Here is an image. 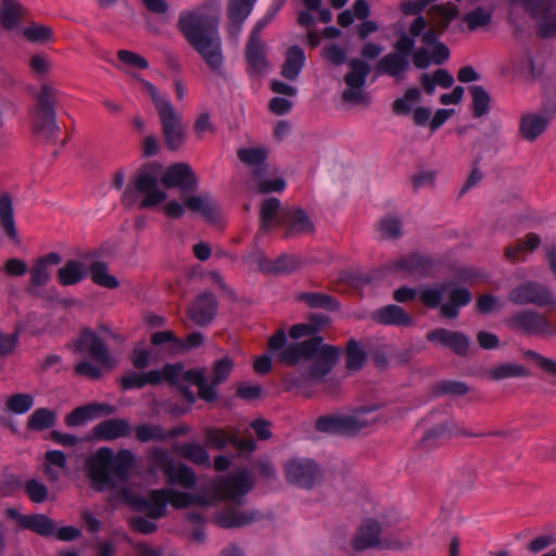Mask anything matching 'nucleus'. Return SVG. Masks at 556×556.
Instances as JSON below:
<instances>
[{
	"instance_id": "39448f33",
	"label": "nucleus",
	"mask_w": 556,
	"mask_h": 556,
	"mask_svg": "<svg viewBox=\"0 0 556 556\" xmlns=\"http://www.w3.org/2000/svg\"><path fill=\"white\" fill-rule=\"evenodd\" d=\"M141 89L150 97L160 117L162 134L168 150L176 151L185 142V126L182 118L173 104L160 94L156 87L150 81L138 77Z\"/></svg>"
},
{
	"instance_id": "4be33fe9",
	"label": "nucleus",
	"mask_w": 556,
	"mask_h": 556,
	"mask_svg": "<svg viewBox=\"0 0 556 556\" xmlns=\"http://www.w3.org/2000/svg\"><path fill=\"white\" fill-rule=\"evenodd\" d=\"M376 67L378 73L388 75L396 80H402L405 73L409 70V59L405 55L390 52L378 61Z\"/></svg>"
},
{
	"instance_id": "ddd939ff",
	"label": "nucleus",
	"mask_w": 556,
	"mask_h": 556,
	"mask_svg": "<svg viewBox=\"0 0 556 556\" xmlns=\"http://www.w3.org/2000/svg\"><path fill=\"white\" fill-rule=\"evenodd\" d=\"M507 300L518 306L532 304L544 307L555 304L553 292L546 286L533 280H527L513 287L507 293Z\"/></svg>"
},
{
	"instance_id": "393cba45",
	"label": "nucleus",
	"mask_w": 556,
	"mask_h": 556,
	"mask_svg": "<svg viewBox=\"0 0 556 556\" xmlns=\"http://www.w3.org/2000/svg\"><path fill=\"white\" fill-rule=\"evenodd\" d=\"M113 413L114 407L109 404L92 403L73 409L65 416L64 421L67 427H76L100 414L111 415Z\"/></svg>"
},
{
	"instance_id": "4d7b16f0",
	"label": "nucleus",
	"mask_w": 556,
	"mask_h": 556,
	"mask_svg": "<svg viewBox=\"0 0 556 556\" xmlns=\"http://www.w3.org/2000/svg\"><path fill=\"white\" fill-rule=\"evenodd\" d=\"M523 356L527 359L532 361L545 374L553 377V383L556 386V361L545 357L544 355L539 354L538 352L532 350L525 351Z\"/></svg>"
},
{
	"instance_id": "f704fd0d",
	"label": "nucleus",
	"mask_w": 556,
	"mask_h": 556,
	"mask_svg": "<svg viewBox=\"0 0 556 556\" xmlns=\"http://www.w3.org/2000/svg\"><path fill=\"white\" fill-rule=\"evenodd\" d=\"M547 125L548 118L531 113L521 117L519 130L525 139L533 141L546 129Z\"/></svg>"
},
{
	"instance_id": "0eeeda50",
	"label": "nucleus",
	"mask_w": 556,
	"mask_h": 556,
	"mask_svg": "<svg viewBox=\"0 0 556 556\" xmlns=\"http://www.w3.org/2000/svg\"><path fill=\"white\" fill-rule=\"evenodd\" d=\"M163 375L165 381L179 387L184 397L189 403H194L195 401V395L189 388L191 384L198 388L200 399L212 402L217 397V392L214 391L213 387L206 384L205 368L185 370V366L181 363L167 364L163 367Z\"/></svg>"
},
{
	"instance_id": "e2e57ef3",
	"label": "nucleus",
	"mask_w": 556,
	"mask_h": 556,
	"mask_svg": "<svg viewBox=\"0 0 556 556\" xmlns=\"http://www.w3.org/2000/svg\"><path fill=\"white\" fill-rule=\"evenodd\" d=\"M256 179V189L260 193L281 192L286 188V182L282 178L264 179L261 178L260 170L254 172Z\"/></svg>"
},
{
	"instance_id": "603ef678",
	"label": "nucleus",
	"mask_w": 556,
	"mask_h": 556,
	"mask_svg": "<svg viewBox=\"0 0 556 556\" xmlns=\"http://www.w3.org/2000/svg\"><path fill=\"white\" fill-rule=\"evenodd\" d=\"M136 439L146 443L150 441H166L165 430L160 425L141 424L135 428Z\"/></svg>"
},
{
	"instance_id": "473e14b6",
	"label": "nucleus",
	"mask_w": 556,
	"mask_h": 556,
	"mask_svg": "<svg viewBox=\"0 0 556 556\" xmlns=\"http://www.w3.org/2000/svg\"><path fill=\"white\" fill-rule=\"evenodd\" d=\"M245 59L250 71L262 72L267 66L266 45L262 40L248 39Z\"/></svg>"
},
{
	"instance_id": "7c9ffc66",
	"label": "nucleus",
	"mask_w": 556,
	"mask_h": 556,
	"mask_svg": "<svg viewBox=\"0 0 556 556\" xmlns=\"http://www.w3.org/2000/svg\"><path fill=\"white\" fill-rule=\"evenodd\" d=\"M305 63V54L301 47L292 46L286 52V60L281 66V75L294 80L301 73Z\"/></svg>"
},
{
	"instance_id": "72a5a7b5",
	"label": "nucleus",
	"mask_w": 556,
	"mask_h": 556,
	"mask_svg": "<svg viewBox=\"0 0 556 556\" xmlns=\"http://www.w3.org/2000/svg\"><path fill=\"white\" fill-rule=\"evenodd\" d=\"M283 210L280 208V201L277 198L264 200L260 208L261 231L267 232L279 226L278 218Z\"/></svg>"
},
{
	"instance_id": "a211bd4d",
	"label": "nucleus",
	"mask_w": 556,
	"mask_h": 556,
	"mask_svg": "<svg viewBox=\"0 0 556 556\" xmlns=\"http://www.w3.org/2000/svg\"><path fill=\"white\" fill-rule=\"evenodd\" d=\"M165 188H178L181 191H191L198 185V178L192 168L186 163H176L169 166L161 178Z\"/></svg>"
},
{
	"instance_id": "6e6552de",
	"label": "nucleus",
	"mask_w": 556,
	"mask_h": 556,
	"mask_svg": "<svg viewBox=\"0 0 556 556\" xmlns=\"http://www.w3.org/2000/svg\"><path fill=\"white\" fill-rule=\"evenodd\" d=\"M444 294H447L448 301L440 306L443 317L456 318L459 308L466 306L471 301V293L468 289L457 287L454 282H444L437 287L426 288L420 292V301L424 305L434 308L440 305Z\"/></svg>"
},
{
	"instance_id": "f03ea898",
	"label": "nucleus",
	"mask_w": 556,
	"mask_h": 556,
	"mask_svg": "<svg viewBox=\"0 0 556 556\" xmlns=\"http://www.w3.org/2000/svg\"><path fill=\"white\" fill-rule=\"evenodd\" d=\"M218 24L217 15L204 8L181 12L177 21L179 31L214 73H220L225 63Z\"/></svg>"
},
{
	"instance_id": "6ab92c4d",
	"label": "nucleus",
	"mask_w": 556,
	"mask_h": 556,
	"mask_svg": "<svg viewBox=\"0 0 556 556\" xmlns=\"http://www.w3.org/2000/svg\"><path fill=\"white\" fill-rule=\"evenodd\" d=\"M256 0H229L227 7V17L229 24L227 31L230 38L238 40L242 29V24L252 12Z\"/></svg>"
},
{
	"instance_id": "4c0bfd02",
	"label": "nucleus",
	"mask_w": 556,
	"mask_h": 556,
	"mask_svg": "<svg viewBox=\"0 0 556 556\" xmlns=\"http://www.w3.org/2000/svg\"><path fill=\"white\" fill-rule=\"evenodd\" d=\"M430 268L429 261L420 254H410L397 260L392 269L408 275H425Z\"/></svg>"
},
{
	"instance_id": "bf43d9fd",
	"label": "nucleus",
	"mask_w": 556,
	"mask_h": 556,
	"mask_svg": "<svg viewBox=\"0 0 556 556\" xmlns=\"http://www.w3.org/2000/svg\"><path fill=\"white\" fill-rule=\"evenodd\" d=\"M237 155L242 163L258 166L265 162L267 151L263 148H248L238 150Z\"/></svg>"
},
{
	"instance_id": "79ce46f5",
	"label": "nucleus",
	"mask_w": 556,
	"mask_h": 556,
	"mask_svg": "<svg viewBox=\"0 0 556 556\" xmlns=\"http://www.w3.org/2000/svg\"><path fill=\"white\" fill-rule=\"evenodd\" d=\"M84 277V266L78 261L66 262L65 265L60 267L56 273V278L61 286L76 285Z\"/></svg>"
},
{
	"instance_id": "338daca9",
	"label": "nucleus",
	"mask_w": 556,
	"mask_h": 556,
	"mask_svg": "<svg viewBox=\"0 0 556 556\" xmlns=\"http://www.w3.org/2000/svg\"><path fill=\"white\" fill-rule=\"evenodd\" d=\"M117 59L121 63L128 67L140 70H146L149 67V63L143 56L130 50H118Z\"/></svg>"
},
{
	"instance_id": "7ed1b4c3",
	"label": "nucleus",
	"mask_w": 556,
	"mask_h": 556,
	"mask_svg": "<svg viewBox=\"0 0 556 556\" xmlns=\"http://www.w3.org/2000/svg\"><path fill=\"white\" fill-rule=\"evenodd\" d=\"M135 455L129 450H121L113 455L110 447H101L88 460V476L97 491L113 490L116 480L124 482L135 467Z\"/></svg>"
},
{
	"instance_id": "5fc2aeb1",
	"label": "nucleus",
	"mask_w": 556,
	"mask_h": 556,
	"mask_svg": "<svg viewBox=\"0 0 556 556\" xmlns=\"http://www.w3.org/2000/svg\"><path fill=\"white\" fill-rule=\"evenodd\" d=\"M233 364L230 358L224 357L214 364L212 377H206V384L215 389L218 384L223 383L230 375ZM216 392V390H214Z\"/></svg>"
},
{
	"instance_id": "b1692460",
	"label": "nucleus",
	"mask_w": 556,
	"mask_h": 556,
	"mask_svg": "<svg viewBox=\"0 0 556 556\" xmlns=\"http://www.w3.org/2000/svg\"><path fill=\"white\" fill-rule=\"evenodd\" d=\"M131 432L129 422L121 418L106 419L93 428V434L99 440L112 441L128 437Z\"/></svg>"
},
{
	"instance_id": "2eb2a0df",
	"label": "nucleus",
	"mask_w": 556,
	"mask_h": 556,
	"mask_svg": "<svg viewBox=\"0 0 556 556\" xmlns=\"http://www.w3.org/2000/svg\"><path fill=\"white\" fill-rule=\"evenodd\" d=\"M253 479L247 470H233L215 483L214 490L223 500L241 504V498L253 488Z\"/></svg>"
},
{
	"instance_id": "052dcab7",
	"label": "nucleus",
	"mask_w": 556,
	"mask_h": 556,
	"mask_svg": "<svg viewBox=\"0 0 556 556\" xmlns=\"http://www.w3.org/2000/svg\"><path fill=\"white\" fill-rule=\"evenodd\" d=\"M299 267V261L293 255L283 254L276 258L269 266H262L264 270L274 273H291Z\"/></svg>"
},
{
	"instance_id": "774afa93",
	"label": "nucleus",
	"mask_w": 556,
	"mask_h": 556,
	"mask_svg": "<svg viewBox=\"0 0 556 556\" xmlns=\"http://www.w3.org/2000/svg\"><path fill=\"white\" fill-rule=\"evenodd\" d=\"M25 492L34 503H42L48 497V489L36 479H30L25 483Z\"/></svg>"
},
{
	"instance_id": "412c9836",
	"label": "nucleus",
	"mask_w": 556,
	"mask_h": 556,
	"mask_svg": "<svg viewBox=\"0 0 556 556\" xmlns=\"http://www.w3.org/2000/svg\"><path fill=\"white\" fill-rule=\"evenodd\" d=\"M279 224L287 226L286 237L300 233H312L314 225L306 213L301 208H286L281 212Z\"/></svg>"
},
{
	"instance_id": "8fccbe9b",
	"label": "nucleus",
	"mask_w": 556,
	"mask_h": 556,
	"mask_svg": "<svg viewBox=\"0 0 556 556\" xmlns=\"http://www.w3.org/2000/svg\"><path fill=\"white\" fill-rule=\"evenodd\" d=\"M472 98V113L475 117H481L489 112L490 96L482 86L473 85L468 88Z\"/></svg>"
},
{
	"instance_id": "9d476101",
	"label": "nucleus",
	"mask_w": 556,
	"mask_h": 556,
	"mask_svg": "<svg viewBox=\"0 0 556 556\" xmlns=\"http://www.w3.org/2000/svg\"><path fill=\"white\" fill-rule=\"evenodd\" d=\"M396 517L365 518L355 534L351 539V547L354 552H364L371 548H380L383 545L382 535L395 526Z\"/></svg>"
},
{
	"instance_id": "6e6d98bb",
	"label": "nucleus",
	"mask_w": 556,
	"mask_h": 556,
	"mask_svg": "<svg viewBox=\"0 0 556 556\" xmlns=\"http://www.w3.org/2000/svg\"><path fill=\"white\" fill-rule=\"evenodd\" d=\"M34 404V397L26 393H16L8 397L5 409L13 414H24L28 412Z\"/></svg>"
},
{
	"instance_id": "0e129e2a",
	"label": "nucleus",
	"mask_w": 556,
	"mask_h": 556,
	"mask_svg": "<svg viewBox=\"0 0 556 556\" xmlns=\"http://www.w3.org/2000/svg\"><path fill=\"white\" fill-rule=\"evenodd\" d=\"M24 36L34 42H47L52 39L53 30L40 24H33L24 29Z\"/></svg>"
},
{
	"instance_id": "9b49d317",
	"label": "nucleus",
	"mask_w": 556,
	"mask_h": 556,
	"mask_svg": "<svg viewBox=\"0 0 556 556\" xmlns=\"http://www.w3.org/2000/svg\"><path fill=\"white\" fill-rule=\"evenodd\" d=\"M507 328L536 338H551L556 336V326L546 315L534 309H522L513 313L504 319Z\"/></svg>"
},
{
	"instance_id": "f8f14e48",
	"label": "nucleus",
	"mask_w": 556,
	"mask_h": 556,
	"mask_svg": "<svg viewBox=\"0 0 556 556\" xmlns=\"http://www.w3.org/2000/svg\"><path fill=\"white\" fill-rule=\"evenodd\" d=\"M510 7L522 8L538 24L541 37L556 35V0H508Z\"/></svg>"
},
{
	"instance_id": "bb28decb",
	"label": "nucleus",
	"mask_w": 556,
	"mask_h": 556,
	"mask_svg": "<svg viewBox=\"0 0 556 556\" xmlns=\"http://www.w3.org/2000/svg\"><path fill=\"white\" fill-rule=\"evenodd\" d=\"M457 14V5L451 2L432 5L428 10L429 25L443 33Z\"/></svg>"
},
{
	"instance_id": "c85d7f7f",
	"label": "nucleus",
	"mask_w": 556,
	"mask_h": 556,
	"mask_svg": "<svg viewBox=\"0 0 556 556\" xmlns=\"http://www.w3.org/2000/svg\"><path fill=\"white\" fill-rule=\"evenodd\" d=\"M187 210L201 214L207 220H214L218 213V206L208 193L189 195L185 198Z\"/></svg>"
},
{
	"instance_id": "e433bc0d",
	"label": "nucleus",
	"mask_w": 556,
	"mask_h": 556,
	"mask_svg": "<svg viewBox=\"0 0 556 556\" xmlns=\"http://www.w3.org/2000/svg\"><path fill=\"white\" fill-rule=\"evenodd\" d=\"M540 237L535 233H528L525 240L519 241L505 249V257L509 262H519L525 260L526 255L533 252L540 244Z\"/></svg>"
},
{
	"instance_id": "49530a36",
	"label": "nucleus",
	"mask_w": 556,
	"mask_h": 556,
	"mask_svg": "<svg viewBox=\"0 0 556 556\" xmlns=\"http://www.w3.org/2000/svg\"><path fill=\"white\" fill-rule=\"evenodd\" d=\"M23 14V8L17 0H2L0 22L5 28H13Z\"/></svg>"
},
{
	"instance_id": "c9c22d12",
	"label": "nucleus",
	"mask_w": 556,
	"mask_h": 556,
	"mask_svg": "<svg viewBox=\"0 0 556 556\" xmlns=\"http://www.w3.org/2000/svg\"><path fill=\"white\" fill-rule=\"evenodd\" d=\"M21 527L41 536L53 535L55 530L53 520L43 514H33L21 517Z\"/></svg>"
},
{
	"instance_id": "69168bd1",
	"label": "nucleus",
	"mask_w": 556,
	"mask_h": 556,
	"mask_svg": "<svg viewBox=\"0 0 556 556\" xmlns=\"http://www.w3.org/2000/svg\"><path fill=\"white\" fill-rule=\"evenodd\" d=\"M321 55L332 65L339 66L346 61V49L338 43H331L321 49Z\"/></svg>"
},
{
	"instance_id": "423d86ee",
	"label": "nucleus",
	"mask_w": 556,
	"mask_h": 556,
	"mask_svg": "<svg viewBox=\"0 0 556 556\" xmlns=\"http://www.w3.org/2000/svg\"><path fill=\"white\" fill-rule=\"evenodd\" d=\"M167 194L159 188L156 174L148 168L137 172L126 186L121 203L123 206L139 210L152 208L163 203Z\"/></svg>"
},
{
	"instance_id": "58836bf2",
	"label": "nucleus",
	"mask_w": 556,
	"mask_h": 556,
	"mask_svg": "<svg viewBox=\"0 0 556 556\" xmlns=\"http://www.w3.org/2000/svg\"><path fill=\"white\" fill-rule=\"evenodd\" d=\"M169 485H179L184 489H192L197 483L195 475L188 466L184 464H175L172 466L169 473L165 476Z\"/></svg>"
},
{
	"instance_id": "f257e3e1",
	"label": "nucleus",
	"mask_w": 556,
	"mask_h": 556,
	"mask_svg": "<svg viewBox=\"0 0 556 556\" xmlns=\"http://www.w3.org/2000/svg\"><path fill=\"white\" fill-rule=\"evenodd\" d=\"M323 337H312L302 342L287 343L283 329H278L268 339V349L277 359L288 366L309 362L306 367L289 371L283 376L286 388L307 389L323 379L332 370L340 355L338 348L323 344Z\"/></svg>"
},
{
	"instance_id": "13d9d810",
	"label": "nucleus",
	"mask_w": 556,
	"mask_h": 556,
	"mask_svg": "<svg viewBox=\"0 0 556 556\" xmlns=\"http://www.w3.org/2000/svg\"><path fill=\"white\" fill-rule=\"evenodd\" d=\"M232 434L233 432L222 429H207L205 432L206 444L215 450H222L231 444Z\"/></svg>"
},
{
	"instance_id": "de8ad7c7",
	"label": "nucleus",
	"mask_w": 556,
	"mask_h": 556,
	"mask_svg": "<svg viewBox=\"0 0 556 556\" xmlns=\"http://www.w3.org/2000/svg\"><path fill=\"white\" fill-rule=\"evenodd\" d=\"M89 270L90 278L94 283L108 289H115L118 287L117 279L109 274L108 265L104 262L92 263Z\"/></svg>"
},
{
	"instance_id": "a878e982",
	"label": "nucleus",
	"mask_w": 556,
	"mask_h": 556,
	"mask_svg": "<svg viewBox=\"0 0 556 556\" xmlns=\"http://www.w3.org/2000/svg\"><path fill=\"white\" fill-rule=\"evenodd\" d=\"M62 261L61 255L50 252L36 260L30 268V283L35 287H43L50 280L49 266L58 265Z\"/></svg>"
},
{
	"instance_id": "a18cd8bd",
	"label": "nucleus",
	"mask_w": 556,
	"mask_h": 556,
	"mask_svg": "<svg viewBox=\"0 0 556 556\" xmlns=\"http://www.w3.org/2000/svg\"><path fill=\"white\" fill-rule=\"evenodd\" d=\"M528 375V370L522 365L514 363L501 364L488 370V377L492 380H503L515 377H527Z\"/></svg>"
},
{
	"instance_id": "3c124183",
	"label": "nucleus",
	"mask_w": 556,
	"mask_h": 556,
	"mask_svg": "<svg viewBox=\"0 0 556 556\" xmlns=\"http://www.w3.org/2000/svg\"><path fill=\"white\" fill-rule=\"evenodd\" d=\"M366 358V351L356 340L351 339L346 344V368L350 370H358L365 364Z\"/></svg>"
},
{
	"instance_id": "c756f323",
	"label": "nucleus",
	"mask_w": 556,
	"mask_h": 556,
	"mask_svg": "<svg viewBox=\"0 0 556 556\" xmlns=\"http://www.w3.org/2000/svg\"><path fill=\"white\" fill-rule=\"evenodd\" d=\"M370 408H363L352 415H339V434L355 435L361 430L369 427L372 421L365 418Z\"/></svg>"
},
{
	"instance_id": "a19ab883",
	"label": "nucleus",
	"mask_w": 556,
	"mask_h": 556,
	"mask_svg": "<svg viewBox=\"0 0 556 556\" xmlns=\"http://www.w3.org/2000/svg\"><path fill=\"white\" fill-rule=\"evenodd\" d=\"M296 300L305 303L311 308H324L327 311L339 308V303L333 296L321 292H302L296 295Z\"/></svg>"
},
{
	"instance_id": "2f4dec72",
	"label": "nucleus",
	"mask_w": 556,
	"mask_h": 556,
	"mask_svg": "<svg viewBox=\"0 0 556 556\" xmlns=\"http://www.w3.org/2000/svg\"><path fill=\"white\" fill-rule=\"evenodd\" d=\"M0 225L8 238L18 243V235L15 227L13 203L10 194L0 195Z\"/></svg>"
},
{
	"instance_id": "f3484780",
	"label": "nucleus",
	"mask_w": 556,
	"mask_h": 556,
	"mask_svg": "<svg viewBox=\"0 0 556 556\" xmlns=\"http://www.w3.org/2000/svg\"><path fill=\"white\" fill-rule=\"evenodd\" d=\"M426 339L437 345L448 348L454 354L465 356L468 352L469 340L459 331L445 328H435L426 334Z\"/></svg>"
},
{
	"instance_id": "dca6fc26",
	"label": "nucleus",
	"mask_w": 556,
	"mask_h": 556,
	"mask_svg": "<svg viewBox=\"0 0 556 556\" xmlns=\"http://www.w3.org/2000/svg\"><path fill=\"white\" fill-rule=\"evenodd\" d=\"M76 351L87 352V354L101 367L111 370L115 367L117 361L110 353L105 343L91 329L81 330L76 340Z\"/></svg>"
},
{
	"instance_id": "aec40b11",
	"label": "nucleus",
	"mask_w": 556,
	"mask_h": 556,
	"mask_svg": "<svg viewBox=\"0 0 556 556\" xmlns=\"http://www.w3.org/2000/svg\"><path fill=\"white\" fill-rule=\"evenodd\" d=\"M217 301L212 293L199 295L188 309V317L200 327L210 324L216 315Z\"/></svg>"
},
{
	"instance_id": "37998d69",
	"label": "nucleus",
	"mask_w": 556,
	"mask_h": 556,
	"mask_svg": "<svg viewBox=\"0 0 556 556\" xmlns=\"http://www.w3.org/2000/svg\"><path fill=\"white\" fill-rule=\"evenodd\" d=\"M149 472L154 473L162 471L164 476L169 473L174 460L170 458L168 452L164 448L153 447L148 455Z\"/></svg>"
},
{
	"instance_id": "1a4fd4ad",
	"label": "nucleus",
	"mask_w": 556,
	"mask_h": 556,
	"mask_svg": "<svg viewBox=\"0 0 556 556\" xmlns=\"http://www.w3.org/2000/svg\"><path fill=\"white\" fill-rule=\"evenodd\" d=\"M195 502H198V498L191 494L173 489H159L151 491L147 498H137L135 505L139 511L146 513L150 519H160L166 515L167 504L181 509Z\"/></svg>"
},
{
	"instance_id": "20e7f679",
	"label": "nucleus",
	"mask_w": 556,
	"mask_h": 556,
	"mask_svg": "<svg viewBox=\"0 0 556 556\" xmlns=\"http://www.w3.org/2000/svg\"><path fill=\"white\" fill-rule=\"evenodd\" d=\"M59 96L60 90L48 83L42 84L34 93V104L29 109L30 130L45 142H54L60 132L56 123Z\"/></svg>"
},
{
	"instance_id": "cd10ccee",
	"label": "nucleus",
	"mask_w": 556,
	"mask_h": 556,
	"mask_svg": "<svg viewBox=\"0 0 556 556\" xmlns=\"http://www.w3.org/2000/svg\"><path fill=\"white\" fill-rule=\"evenodd\" d=\"M260 514L255 510L229 509L216 515L215 522L220 528H238L250 525L258 519Z\"/></svg>"
},
{
	"instance_id": "ea45409f",
	"label": "nucleus",
	"mask_w": 556,
	"mask_h": 556,
	"mask_svg": "<svg viewBox=\"0 0 556 556\" xmlns=\"http://www.w3.org/2000/svg\"><path fill=\"white\" fill-rule=\"evenodd\" d=\"M349 67L350 71L344 76L345 85L348 87L363 88L370 72L369 65L366 62L354 58L350 60Z\"/></svg>"
},
{
	"instance_id": "4468645a",
	"label": "nucleus",
	"mask_w": 556,
	"mask_h": 556,
	"mask_svg": "<svg viewBox=\"0 0 556 556\" xmlns=\"http://www.w3.org/2000/svg\"><path fill=\"white\" fill-rule=\"evenodd\" d=\"M283 470L287 481L300 488L311 489L321 481V470L312 459H291Z\"/></svg>"
},
{
	"instance_id": "5701e85b",
	"label": "nucleus",
	"mask_w": 556,
	"mask_h": 556,
	"mask_svg": "<svg viewBox=\"0 0 556 556\" xmlns=\"http://www.w3.org/2000/svg\"><path fill=\"white\" fill-rule=\"evenodd\" d=\"M371 319L380 325H393L408 327L413 325V318L400 306L389 304L371 313Z\"/></svg>"
},
{
	"instance_id": "864d4df0",
	"label": "nucleus",
	"mask_w": 556,
	"mask_h": 556,
	"mask_svg": "<svg viewBox=\"0 0 556 556\" xmlns=\"http://www.w3.org/2000/svg\"><path fill=\"white\" fill-rule=\"evenodd\" d=\"M421 98L418 88H409L402 98L396 99L392 104V111L396 115H407L412 112L413 104L417 103Z\"/></svg>"
},
{
	"instance_id": "c03bdc74",
	"label": "nucleus",
	"mask_w": 556,
	"mask_h": 556,
	"mask_svg": "<svg viewBox=\"0 0 556 556\" xmlns=\"http://www.w3.org/2000/svg\"><path fill=\"white\" fill-rule=\"evenodd\" d=\"M56 415L49 408L36 409L27 420V428L34 431L49 429L55 425Z\"/></svg>"
},
{
	"instance_id": "09e8293b",
	"label": "nucleus",
	"mask_w": 556,
	"mask_h": 556,
	"mask_svg": "<svg viewBox=\"0 0 556 556\" xmlns=\"http://www.w3.org/2000/svg\"><path fill=\"white\" fill-rule=\"evenodd\" d=\"M176 451L187 460L197 465H207L210 460L208 453L198 443H184Z\"/></svg>"
},
{
	"instance_id": "680f3d73",
	"label": "nucleus",
	"mask_w": 556,
	"mask_h": 556,
	"mask_svg": "<svg viewBox=\"0 0 556 556\" xmlns=\"http://www.w3.org/2000/svg\"><path fill=\"white\" fill-rule=\"evenodd\" d=\"M491 13L478 8L464 16V22L467 24L469 30H476L484 27L491 23Z\"/></svg>"
}]
</instances>
